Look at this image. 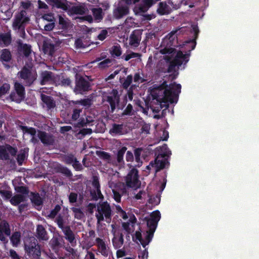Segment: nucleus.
<instances>
[{
  "label": "nucleus",
  "instance_id": "nucleus-1",
  "mask_svg": "<svg viewBox=\"0 0 259 259\" xmlns=\"http://www.w3.org/2000/svg\"><path fill=\"white\" fill-rule=\"evenodd\" d=\"M186 31V29L182 27L180 29L173 30L168 33L163 40L162 44L165 46L163 49L160 50V53L163 55V58L167 62H170L168 72H170L175 70L176 66H181L183 63L186 64L189 61V54H183L181 51H176L170 47L175 46L177 42V35Z\"/></svg>",
  "mask_w": 259,
  "mask_h": 259
},
{
  "label": "nucleus",
  "instance_id": "nucleus-2",
  "mask_svg": "<svg viewBox=\"0 0 259 259\" xmlns=\"http://www.w3.org/2000/svg\"><path fill=\"white\" fill-rule=\"evenodd\" d=\"M181 85L175 83L167 85L164 82L153 92L155 98L160 103L161 108H167L169 103H176Z\"/></svg>",
  "mask_w": 259,
  "mask_h": 259
},
{
  "label": "nucleus",
  "instance_id": "nucleus-3",
  "mask_svg": "<svg viewBox=\"0 0 259 259\" xmlns=\"http://www.w3.org/2000/svg\"><path fill=\"white\" fill-rule=\"evenodd\" d=\"M160 219V213L159 211H154L150 215L144 218L147 223L149 230L147 231L144 236L141 232L136 231L135 234L136 239L140 242L141 245L145 247L151 241L154 232L157 226L158 222Z\"/></svg>",
  "mask_w": 259,
  "mask_h": 259
},
{
  "label": "nucleus",
  "instance_id": "nucleus-4",
  "mask_svg": "<svg viewBox=\"0 0 259 259\" xmlns=\"http://www.w3.org/2000/svg\"><path fill=\"white\" fill-rule=\"evenodd\" d=\"M157 150L159 152L157 156L154 161H151L147 166L148 169H151L152 168H154L156 172L164 167L167 163L165 157L171 155V152L166 144L163 145L162 147H157Z\"/></svg>",
  "mask_w": 259,
  "mask_h": 259
},
{
  "label": "nucleus",
  "instance_id": "nucleus-5",
  "mask_svg": "<svg viewBox=\"0 0 259 259\" xmlns=\"http://www.w3.org/2000/svg\"><path fill=\"white\" fill-rule=\"evenodd\" d=\"M111 212L110 206L107 202L98 204L95 214L98 223L99 224L104 220L109 223L111 220Z\"/></svg>",
  "mask_w": 259,
  "mask_h": 259
},
{
  "label": "nucleus",
  "instance_id": "nucleus-6",
  "mask_svg": "<svg viewBox=\"0 0 259 259\" xmlns=\"http://www.w3.org/2000/svg\"><path fill=\"white\" fill-rule=\"evenodd\" d=\"M30 21V14L27 11L20 10L15 15L12 27L15 30L24 31L25 26Z\"/></svg>",
  "mask_w": 259,
  "mask_h": 259
},
{
  "label": "nucleus",
  "instance_id": "nucleus-7",
  "mask_svg": "<svg viewBox=\"0 0 259 259\" xmlns=\"http://www.w3.org/2000/svg\"><path fill=\"white\" fill-rule=\"evenodd\" d=\"M24 249L27 255L32 258H38L40 256V247L34 237L29 238L25 241Z\"/></svg>",
  "mask_w": 259,
  "mask_h": 259
},
{
  "label": "nucleus",
  "instance_id": "nucleus-8",
  "mask_svg": "<svg viewBox=\"0 0 259 259\" xmlns=\"http://www.w3.org/2000/svg\"><path fill=\"white\" fill-rule=\"evenodd\" d=\"M126 184L127 187L137 189L141 185V182L138 178V171L133 168L128 173L125 178Z\"/></svg>",
  "mask_w": 259,
  "mask_h": 259
},
{
  "label": "nucleus",
  "instance_id": "nucleus-9",
  "mask_svg": "<svg viewBox=\"0 0 259 259\" xmlns=\"http://www.w3.org/2000/svg\"><path fill=\"white\" fill-rule=\"evenodd\" d=\"M103 101L108 102L111 106V111L113 112L116 106L118 104L119 97L116 90H112L110 92L106 93L103 96Z\"/></svg>",
  "mask_w": 259,
  "mask_h": 259
},
{
  "label": "nucleus",
  "instance_id": "nucleus-10",
  "mask_svg": "<svg viewBox=\"0 0 259 259\" xmlns=\"http://www.w3.org/2000/svg\"><path fill=\"white\" fill-rule=\"evenodd\" d=\"M18 75L24 80V82L26 84L30 85L35 80L36 74L32 72L30 69L24 67L21 71L18 73Z\"/></svg>",
  "mask_w": 259,
  "mask_h": 259
},
{
  "label": "nucleus",
  "instance_id": "nucleus-11",
  "mask_svg": "<svg viewBox=\"0 0 259 259\" xmlns=\"http://www.w3.org/2000/svg\"><path fill=\"white\" fill-rule=\"evenodd\" d=\"M15 90L16 94L13 93L10 95V98L13 101L16 102H21L24 98L25 90L24 87L20 83L16 82L15 83Z\"/></svg>",
  "mask_w": 259,
  "mask_h": 259
},
{
  "label": "nucleus",
  "instance_id": "nucleus-12",
  "mask_svg": "<svg viewBox=\"0 0 259 259\" xmlns=\"http://www.w3.org/2000/svg\"><path fill=\"white\" fill-rule=\"evenodd\" d=\"M95 245L97 247L98 252L103 256L107 257L110 254V248L103 239L99 237L96 238L95 239Z\"/></svg>",
  "mask_w": 259,
  "mask_h": 259
},
{
  "label": "nucleus",
  "instance_id": "nucleus-13",
  "mask_svg": "<svg viewBox=\"0 0 259 259\" xmlns=\"http://www.w3.org/2000/svg\"><path fill=\"white\" fill-rule=\"evenodd\" d=\"M118 177V173L116 171L113 174V177L111 178H109L108 179L109 186L112 190L113 197L117 202H119L121 200V195L118 192H117L115 189Z\"/></svg>",
  "mask_w": 259,
  "mask_h": 259
},
{
  "label": "nucleus",
  "instance_id": "nucleus-14",
  "mask_svg": "<svg viewBox=\"0 0 259 259\" xmlns=\"http://www.w3.org/2000/svg\"><path fill=\"white\" fill-rule=\"evenodd\" d=\"M93 189L91 191V195L93 199L97 200L99 199H103V196L100 190V185L99 184V179L97 177H94L92 182Z\"/></svg>",
  "mask_w": 259,
  "mask_h": 259
},
{
  "label": "nucleus",
  "instance_id": "nucleus-15",
  "mask_svg": "<svg viewBox=\"0 0 259 259\" xmlns=\"http://www.w3.org/2000/svg\"><path fill=\"white\" fill-rule=\"evenodd\" d=\"M17 150L9 145L0 146V158L2 159H8L10 156L16 154Z\"/></svg>",
  "mask_w": 259,
  "mask_h": 259
},
{
  "label": "nucleus",
  "instance_id": "nucleus-16",
  "mask_svg": "<svg viewBox=\"0 0 259 259\" xmlns=\"http://www.w3.org/2000/svg\"><path fill=\"white\" fill-rule=\"evenodd\" d=\"M90 89V84L88 81L82 78H80L76 81L74 92L76 94H82L88 91Z\"/></svg>",
  "mask_w": 259,
  "mask_h": 259
},
{
  "label": "nucleus",
  "instance_id": "nucleus-17",
  "mask_svg": "<svg viewBox=\"0 0 259 259\" xmlns=\"http://www.w3.org/2000/svg\"><path fill=\"white\" fill-rule=\"evenodd\" d=\"M11 230L9 224L5 220L0 223V240L5 242L6 240L5 235L10 236Z\"/></svg>",
  "mask_w": 259,
  "mask_h": 259
},
{
  "label": "nucleus",
  "instance_id": "nucleus-18",
  "mask_svg": "<svg viewBox=\"0 0 259 259\" xmlns=\"http://www.w3.org/2000/svg\"><path fill=\"white\" fill-rule=\"evenodd\" d=\"M37 137L44 145H52L54 142L53 136L46 132L41 131L38 132Z\"/></svg>",
  "mask_w": 259,
  "mask_h": 259
},
{
  "label": "nucleus",
  "instance_id": "nucleus-19",
  "mask_svg": "<svg viewBox=\"0 0 259 259\" xmlns=\"http://www.w3.org/2000/svg\"><path fill=\"white\" fill-rule=\"evenodd\" d=\"M141 40V34L138 30L134 31L129 38V44L133 48L138 47Z\"/></svg>",
  "mask_w": 259,
  "mask_h": 259
},
{
  "label": "nucleus",
  "instance_id": "nucleus-20",
  "mask_svg": "<svg viewBox=\"0 0 259 259\" xmlns=\"http://www.w3.org/2000/svg\"><path fill=\"white\" fill-rule=\"evenodd\" d=\"M87 9L83 5H77V6H73L72 7L68 6L67 11L69 15H73V14H79V15H83L84 14L86 11Z\"/></svg>",
  "mask_w": 259,
  "mask_h": 259
},
{
  "label": "nucleus",
  "instance_id": "nucleus-21",
  "mask_svg": "<svg viewBox=\"0 0 259 259\" xmlns=\"http://www.w3.org/2000/svg\"><path fill=\"white\" fill-rule=\"evenodd\" d=\"M48 3L53 7L60 8L65 11L68 10L66 0H48Z\"/></svg>",
  "mask_w": 259,
  "mask_h": 259
},
{
  "label": "nucleus",
  "instance_id": "nucleus-22",
  "mask_svg": "<svg viewBox=\"0 0 259 259\" xmlns=\"http://www.w3.org/2000/svg\"><path fill=\"white\" fill-rule=\"evenodd\" d=\"M63 232L65 236V237L66 239L69 242L71 246H75L76 244V241L72 231L69 228H68L63 229Z\"/></svg>",
  "mask_w": 259,
  "mask_h": 259
},
{
  "label": "nucleus",
  "instance_id": "nucleus-23",
  "mask_svg": "<svg viewBox=\"0 0 259 259\" xmlns=\"http://www.w3.org/2000/svg\"><path fill=\"white\" fill-rule=\"evenodd\" d=\"M36 236L41 240H48L49 237L45 229L42 225H38L36 229Z\"/></svg>",
  "mask_w": 259,
  "mask_h": 259
},
{
  "label": "nucleus",
  "instance_id": "nucleus-24",
  "mask_svg": "<svg viewBox=\"0 0 259 259\" xmlns=\"http://www.w3.org/2000/svg\"><path fill=\"white\" fill-rule=\"evenodd\" d=\"M30 199L32 203L36 207L37 209H40L42 201L38 193H31Z\"/></svg>",
  "mask_w": 259,
  "mask_h": 259
},
{
  "label": "nucleus",
  "instance_id": "nucleus-25",
  "mask_svg": "<svg viewBox=\"0 0 259 259\" xmlns=\"http://www.w3.org/2000/svg\"><path fill=\"white\" fill-rule=\"evenodd\" d=\"M41 84H45L53 81L54 77L53 73L50 71H44L41 74Z\"/></svg>",
  "mask_w": 259,
  "mask_h": 259
},
{
  "label": "nucleus",
  "instance_id": "nucleus-26",
  "mask_svg": "<svg viewBox=\"0 0 259 259\" xmlns=\"http://www.w3.org/2000/svg\"><path fill=\"white\" fill-rule=\"evenodd\" d=\"M112 243L114 247L116 249L120 248L123 244V235L121 234L114 235L112 239Z\"/></svg>",
  "mask_w": 259,
  "mask_h": 259
},
{
  "label": "nucleus",
  "instance_id": "nucleus-27",
  "mask_svg": "<svg viewBox=\"0 0 259 259\" xmlns=\"http://www.w3.org/2000/svg\"><path fill=\"white\" fill-rule=\"evenodd\" d=\"M41 99L43 103L46 105L48 108L51 109L55 107V102L51 97L44 94H41Z\"/></svg>",
  "mask_w": 259,
  "mask_h": 259
},
{
  "label": "nucleus",
  "instance_id": "nucleus-28",
  "mask_svg": "<svg viewBox=\"0 0 259 259\" xmlns=\"http://www.w3.org/2000/svg\"><path fill=\"white\" fill-rule=\"evenodd\" d=\"M169 11V7L166 2H162L159 3L157 12L160 15H164L168 14Z\"/></svg>",
  "mask_w": 259,
  "mask_h": 259
},
{
  "label": "nucleus",
  "instance_id": "nucleus-29",
  "mask_svg": "<svg viewBox=\"0 0 259 259\" xmlns=\"http://www.w3.org/2000/svg\"><path fill=\"white\" fill-rule=\"evenodd\" d=\"M92 12L94 19L97 21H100L103 18L104 13L102 9L100 8H93Z\"/></svg>",
  "mask_w": 259,
  "mask_h": 259
},
{
  "label": "nucleus",
  "instance_id": "nucleus-30",
  "mask_svg": "<svg viewBox=\"0 0 259 259\" xmlns=\"http://www.w3.org/2000/svg\"><path fill=\"white\" fill-rule=\"evenodd\" d=\"M11 38L10 34H0V46H8L11 43Z\"/></svg>",
  "mask_w": 259,
  "mask_h": 259
},
{
  "label": "nucleus",
  "instance_id": "nucleus-31",
  "mask_svg": "<svg viewBox=\"0 0 259 259\" xmlns=\"http://www.w3.org/2000/svg\"><path fill=\"white\" fill-rule=\"evenodd\" d=\"M97 155L102 159L105 160L107 162L110 163L113 162L112 157L111 155L104 151H97Z\"/></svg>",
  "mask_w": 259,
  "mask_h": 259
},
{
  "label": "nucleus",
  "instance_id": "nucleus-32",
  "mask_svg": "<svg viewBox=\"0 0 259 259\" xmlns=\"http://www.w3.org/2000/svg\"><path fill=\"white\" fill-rule=\"evenodd\" d=\"M26 198V196H24V195L18 194L13 197L11 199L10 202L12 204L17 205L21 202L25 201Z\"/></svg>",
  "mask_w": 259,
  "mask_h": 259
},
{
  "label": "nucleus",
  "instance_id": "nucleus-33",
  "mask_svg": "<svg viewBox=\"0 0 259 259\" xmlns=\"http://www.w3.org/2000/svg\"><path fill=\"white\" fill-rule=\"evenodd\" d=\"M43 49L45 54L52 55L54 52V46L49 42H45L44 44Z\"/></svg>",
  "mask_w": 259,
  "mask_h": 259
},
{
  "label": "nucleus",
  "instance_id": "nucleus-34",
  "mask_svg": "<svg viewBox=\"0 0 259 259\" xmlns=\"http://www.w3.org/2000/svg\"><path fill=\"white\" fill-rule=\"evenodd\" d=\"M110 53L112 56L119 57L122 54V50L119 44H115L110 49Z\"/></svg>",
  "mask_w": 259,
  "mask_h": 259
},
{
  "label": "nucleus",
  "instance_id": "nucleus-35",
  "mask_svg": "<svg viewBox=\"0 0 259 259\" xmlns=\"http://www.w3.org/2000/svg\"><path fill=\"white\" fill-rule=\"evenodd\" d=\"M21 234L20 232H16L13 234L11 237V242L14 246H17L20 242Z\"/></svg>",
  "mask_w": 259,
  "mask_h": 259
},
{
  "label": "nucleus",
  "instance_id": "nucleus-36",
  "mask_svg": "<svg viewBox=\"0 0 259 259\" xmlns=\"http://www.w3.org/2000/svg\"><path fill=\"white\" fill-rule=\"evenodd\" d=\"M11 59L10 52L7 49H4L2 51L1 60L2 62H8Z\"/></svg>",
  "mask_w": 259,
  "mask_h": 259
},
{
  "label": "nucleus",
  "instance_id": "nucleus-37",
  "mask_svg": "<svg viewBox=\"0 0 259 259\" xmlns=\"http://www.w3.org/2000/svg\"><path fill=\"white\" fill-rule=\"evenodd\" d=\"M113 60L111 59H106L98 63V66L100 69H105L112 65Z\"/></svg>",
  "mask_w": 259,
  "mask_h": 259
},
{
  "label": "nucleus",
  "instance_id": "nucleus-38",
  "mask_svg": "<svg viewBox=\"0 0 259 259\" xmlns=\"http://www.w3.org/2000/svg\"><path fill=\"white\" fill-rule=\"evenodd\" d=\"M123 126L121 124H114L110 130V133L114 135L122 134Z\"/></svg>",
  "mask_w": 259,
  "mask_h": 259
},
{
  "label": "nucleus",
  "instance_id": "nucleus-39",
  "mask_svg": "<svg viewBox=\"0 0 259 259\" xmlns=\"http://www.w3.org/2000/svg\"><path fill=\"white\" fill-rule=\"evenodd\" d=\"M127 148L125 147H122L118 150L117 155V160L118 163L123 161V156Z\"/></svg>",
  "mask_w": 259,
  "mask_h": 259
},
{
  "label": "nucleus",
  "instance_id": "nucleus-40",
  "mask_svg": "<svg viewBox=\"0 0 259 259\" xmlns=\"http://www.w3.org/2000/svg\"><path fill=\"white\" fill-rule=\"evenodd\" d=\"M56 222L62 231L63 229L68 228L67 227H65V219L61 216H58L56 219Z\"/></svg>",
  "mask_w": 259,
  "mask_h": 259
},
{
  "label": "nucleus",
  "instance_id": "nucleus-41",
  "mask_svg": "<svg viewBox=\"0 0 259 259\" xmlns=\"http://www.w3.org/2000/svg\"><path fill=\"white\" fill-rule=\"evenodd\" d=\"M49 244L54 250L56 249V247L60 246L59 239L57 237H54L53 238H52L49 242Z\"/></svg>",
  "mask_w": 259,
  "mask_h": 259
},
{
  "label": "nucleus",
  "instance_id": "nucleus-42",
  "mask_svg": "<svg viewBox=\"0 0 259 259\" xmlns=\"http://www.w3.org/2000/svg\"><path fill=\"white\" fill-rule=\"evenodd\" d=\"M72 210L74 213L75 218L77 219H81L83 217V213L79 208L73 207Z\"/></svg>",
  "mask_w": 259,
  "mask_h": 259
},
{
  "label": "nucleus",
  "instance_id": "nucleus-43",
  "mask_svg": "<svg viewBox=\"0 0 259 259\" xmlns=\"http://www.w3.org/2000/svg\"><path fill=\"white\" fill-rule=\"evenodd\" d=\"M116 210L117 213L123 218L124 220H126L128 218L126 212L121 208V206L117 205H115Z\"/></svg>",
  "mask_w": 259,
  "mask_h": 259
},
{
  "label": "nucleus",
  "instance_id": "nucleus-44",
  "mask_svg": "<svg viewBox=\"0 0 259 259\" xmlns=\"http://www.w3.org/2000/svg\"><path fill=\"white\" fill-rule=\"evenodd\" d=\"M10 89V85L8 83H4L0 88V97L6 94L9 91Z\"/></svg>",
  "mask_w": 259,
  "mask_h": 259
},
{
  "label": "nucleus",
  "instance_id": "nucleus-45",
  "mask_svg": "<svg viewBox=\"0 0 259 259\" xmlns=\"http://www.w3.org/2000/svg\"><path fill=\"white\" fill-rule=\"evenodd\" d=\"M139 54L131 52L130 54H124L122 56V58H124V59L127 61L132 58H137L139 57Z\"/></svg>",
  "mask_w": 259,
  "mask_h": 259
},
{
  "label": "nucleus",
  "instance_id": "nucleus-46",
  "mask_svg": "<svg viewBox=\"0 0 259 259\" xmlns=\"http://www.w3.org/2000/svg\"><path fill=\"white\" fill-rule=\"evenodd\" d=\"M133 80V76L131 75H128L123 82H121L124 88L127 89L131 84Z\"/></svg>",
  "mask_w": 259,
  "mask_h": 259
},
{
  "label": "nucleus",
  "instance_id": "nucleus-47",
  "mask_svg": "<svg viewBox=\"0 0 259 259\" xmlns=\"http://www.w3.org/2000/svg\"><path fill=\"white\" fill-rule=\"evenodd\" d=\"M61 209V207L59 205H57L54 209H53L49 214H48V217L50 218H54L57 214V213L60 211Z\"/></svg>",
  "mask_w": 259,
  "mask_h": 259
},
{
  "label": "nucleus",
  "instance_id": "nucleus-48",
  "mask_svg": "<svg viewBox=\"0 0 259 259\" xmlns=\"http://www.w3.org/2000/svg\"><path fill=\"white\" fill-rule=\"evenodd\" d=\"M160 197L158 196H151L149 199V202L153 205H157L160 202Z\"/></svg>",
  "mask_w": 259,
  "mask_h": 259
},
{
  "label": "nucleus",
  "instance_id": "nucleus-49",
  "mask_svg": "<svg viewBox=\"0 0 259 259\" xmlns=\"http://www.w3.org/2000/svg\"><path fill=\"white\" fill-rule=\"evenodd\" d=\"M22 50L25 56H28L31 53V47L27 45L22 46Z\"/></svg>",
  "mask_w": 259,
  "mask_h": 259
},
{
  "label": "nucleus",
  "instance_id": "nucleus-50",
  "mask_svg": "<svg viewBox=\"0 0 259 259\" xmlns=\"http://www.w3.org/2000/svg\"><path fill=\"white\" fill-rule=\"evenodd\" d=\"M31 5V3L28 1H24L20 3V6L23 9V10L27 11Z\"/></svg>",
  "mask_w": 259,
  "mask_h": 259
},
{
  "label": "nucleus",
  "instance_id": "nucleus-51",
  "mask_svg": "<svg viewBox=\"0 0 259 259\" xmlns=\"http://www.w3.org/2000/svg\"><path fill=\"white\" fill-rule=\"evenodd\" d=\"M0 195L6 199H10L12 196V193L9 191L1 190Z\"/></svg>",
  "mask_w": 259,
  "mask_h": 259
},
{
  "label": "nucleus",
  "instance_id": "nucleus-52",
  "mask_svg": "<svg viewBox=\"0 0 259 259\" xmlns=\"http://www.w3.org/2000/svg\"><path fill=\"white\" fill-rule=\"evenodd\" d=\"M134 80L135 82L142 83L145 81V79L142 77L139 73H136L134 77Z\"/></svg>",
  "mask_w": 259,
  "mask_h": 259
},
{
  "label": "nucleus",
  "instance_id": "nucleus-53",
  "mask_svg": "<svg viewBox=\"0 0 259 259\" xmlns=\"http://www.w3.org/2000/svg\"><path fill=\"white\" fill-rule=\"evenodd\" d=\"M26 158L25 154L24 152H21L18 155L17 161L19 165H21Z\"/></svg>",
  "mask_w": 259,
  "mask_h": 259
},
{
  "label": "nucleus",
  "instance_id": "nucleus-54",
  "mask_svg": "<svg viewBox=\"0 0 259 259\" xmlns=\"http://www.w3.org/2000/svg\"><path fill=\"white\" fill-rule=\"evenodd\" d=\"M108 31L106 30H102L98 35V38L101 40H103L107 36Z\"/></svg>",
  "mask_w": 259,
  "mask_h": 259
},
{
  "label": "nucleus",
  "instance_id": "nucleus-55",
  "mask_svg": "<svg viewBox=\"0 0 259 259\" xmlns=\"http://www.w3.org/2000/svg\"><path fill=\"white\" fill-rule=\"evenodd\" d=\"M133 110V106L131 104H129L126 108L124 110L122 113L123 115H130Z\"/></svg>",
  "mask_w": 259,
  "mask_h": 259
},
{
  "label": "nucleus",
  "instance_id": "nucleus-56",
  "mask_svg": "<svg viewBox=\"0 0 259 259\" xmlns=\"http://www.w3.org/2000/svg\"><path fill=\"white\" fill-rule=\"evenodd\" d=\"M18 192L21 193L22 195H24L26 197V195L28 194V190L25 187H19L17 188Z\"/></svg>",
  "mask_w": 259,
  "mask_h": 259
},
{
  "label": "nucleus",
  "instance_id": "nucleus-57",
  "mask_svg": "<svg viewBox=\"0 0 259 259\" xmlns=\"http://www.w3.org/2000/svg\"><path fill=\"white\" fill-rule=\"evenodd\" d=\"M77 197V194L75 193H71L69 196V200L70 203H74L76 201Z\"/></svg>",
  "mask_w": 259,
  "mask_h": 259
},
{
  "label": "nucleus",
  "instance_id": "nucleus-58",
  "mask_svg": "<svg viewBox=\"0 0 259 259\" xmlns=\"http://www.w3.org/2000/svg\"><path fill=\"white\" fill-rule=\"evenodd\" d=\"M76 48L77 49L84 48L85 45H83L82 41L81 39H77L75 42Z\"/></svg>",
  "mask_w": 259,
  "mask_h": 259
},
{
  "label": "nucleus",
  "instance_id": "nucleus-59",
  "mask_svg": "<svg viewBox=\"0 0 259 259\" xmlns=\"http://www.w3.org/2000/svg\"><path fill=\"white\" fill-rule=\"evenodd\" d=\"M42 19L44 20H47L49 22H53L54 21V17L51 14H45L42 16Z\"/></svg>",
  "mask_w": 259,
  "mask_h": 259
},
{
  "label": "nucleus",
  "instance_id": "nucleus-60",
  "mask_svg": "<svg viewBox=\"0 0 259 259\" xmlns=\"http://www.w3.org/2000/svg\"><path fill=\"white\" fill-rule=\"evenodd\" d=\"M80 111L81 110L79 109H74L73 110V113L72 115V118L73 120H75L78 118Z\"/></svg>",
  "mask_w": 259,
  "mask_h": 259
},
{
  "label": "nucleus",
  "instance_id": "nucleus-61",
  "mask_svg": "<svg viewBox=\"0 0 259 259\" xmlns=\"http://www.w3.org/2000/svg\"><path fill=\"white\" fill-rule=\"evenodd\" d=\"M10 255L12 259H20L18 254L14 250L11 249L10 250Z\"/></svg>",
  "mask_w": 259,
  "mask_h": 259
},
{
  "label": "nucleus",
  "instance_id": "nucleus-62",
  "mask_svg": "<svg viewBox=\"0 0 259 259\" xmlns=\"http://www.w3.org/2000/svg\"><path fill=\"white\" fill-rule=\"evenodd\" d=\"M161 132L162 133V136L160 137V140L166 141L169 137L168 132L165 130H163Z\"/></svg>",
  "mask_w": 259,
  "mask_h": 259
},
{
  "label": "nucleus",
  "instance_id": "nucleus-63",
  "mask_svg": "<svg viewBox=\"0 0 259 259\" xmlns=\"http://www.w3.org/2000/svg\"><path fill=\"white\" fill-rule=\"evenodd\" d=\"M75 160V159L73 156L71 155L67 156L65 158V160L67 163H71L73 162Z\"/></svg>",
  "mask_w": 259,
  "mask_h": 259
},
{
  "label": "nucleus",
  "instance_id": "nucleus-64",
  "mask_svg": "<svg viewBox=\"0 0 259 259\" xmlns=\"http://www.w3.org/2000/svg\"><path fill=\"white\" fill-rule=\"evenodd\" d=\"M84 259H98L95 257V254L91 251H88Z\"/></svg>",
  "mask_w": 259,
  "mask_h": 259
}]
</instances>
